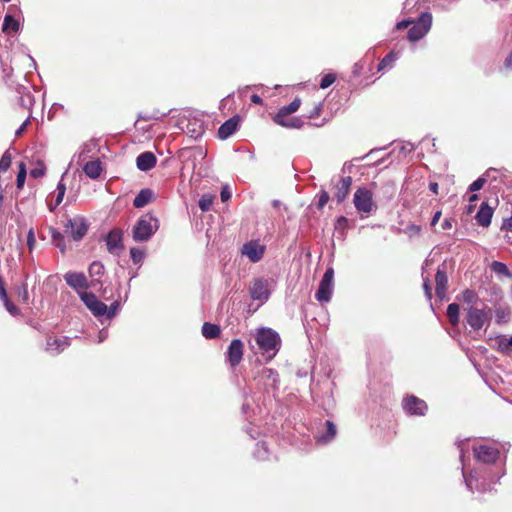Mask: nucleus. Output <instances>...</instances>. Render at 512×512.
<instances>
[{"label": "nucleus", "instance_id": "obj_32", "mask_svg": "<svg viewBox=\"0 0 512 512\" xmlns=\"http://www.w3.org/2000/svg\"><path fill=\"white\" fill-rule=\"evenodd\" d=\"M512 347V336L507 338L506 336H500L497 338V350L500 353L508 354Z\"/></svg>", "mask_w": 512, "mask_h": 512}, {"label": "nucleus", "instance_id": "obj_1", "mask_svg": "<svg viewBox=\"0 0 512 512\" xmlns=\"http://www.w3.org/2000/svg\"><path fill=\"white\" fill-rule=\"evenodd\" d=\"M254 339L262 355L266 360H272L281 348L279 334L271 328L261 327L256 329Z\"/></svg>", "mask_w": 512, "mask_h": 512}, {"label": "nucleus", "instance_id": "obj_53", "mask_svg": "<svg viewBox=\"0 0 512 512\" xmlns=\"http://www.w3.org/2000/svg\"><path fill=\"white\" fill-rule=\"evenodd\" d=\"M257 449H258V454H260V453H261V451H263V453H266V452H267V446H266V444H265V443H258V444H257ZM258 458H259V459H262V460H264V459H265L264 455H258Z\"/></svg>", "mask_w": 512, "mask_h": 512}, {"label": "nucleus", "instance_id": "obj_59", "mask_svg": "<svg viewBox=\"0 0 512 512\" xmlns=\"http://www.w3.org/2000/svg\"><path fill=\"white\" fill-rule=\"evenodd\" d=\"M504 66H505L506 69L512 70V52L506 58V60L504 62Z\"/></svg>", "mask_w": 512, "mask_h": 512}, {"label": "nucleus", "instance_id": "obj_17", "mask_svg": "<svg viewBox=\"0 0 512 512\" xmlns=\"http://www.w3.org/2000/svg\"><path fill=\"white\" fill-rule=\"evenodd\" d=\"M351 185L352 177L350 176L342 177L337 183L334 197L336 198L339 204L342 203L347 198L350 192Z\"/></svg>", "mask_w": 512, "mask_h": 512}, {"label": "nucleus", "instance_id": "obj_31", "mask_svg": "<svg viewBox=\"0 0 512 512\" xmlns=\"http://www.w3.org/2000/svg\"><path fill=\"white\" fill-rule=\"evenodd\" d=\"M459 311L460 307L457 303H451L447 307V317L452 325H456L459 322Z\"/></svg>", "mask_w": 512, "mask_h": 512}, {"label": "nucleus", "instance_id": "obj_9", "mask_svg": "<svg viewBox=\"0 0 512 512\" xmlns=\"http://www.w3.org/2000/svg\"><path fill=\"white\" fill-rule=\"evenodd\" d=\"M70 345V339L66 336L48 335L46 338L45 351L51 356H57L64 352Z\"/></svg>", "mask_w": 512, "mask_h": 512}, {"label": "nucleus", "instance_id": "obj_57", "mask_svg": "<svg viewBox=\"0 0 512 512\" xmlns=\"http://www.w3.org/2000/svg\"><path fill=\"white\" fill-rule=\"evenodd\" d=\"M441 227H442L443 230L451 229V227H452V219L446 218L442 222Z\"/></svg>", "mask_w": 512, "mask_h": 512}, {"label": "nucleus", "instance_id": "obj_3", "mask_svg": "<svg viewBox=\"0 0 512 512\" xmlns=\"http://www.w3.org/2000/svg\"><path fill=\"white\" fill-rule=\"evenodd\" d=\"M353 203L361 217H368L376 211L377 205L373 200V193L365 187H359L354 193Z\"/></svg>", "mask_w": 512, "mask_h": 512}, {"label": "nucleus", "instance_id": "obj_12", "mask_svg": "<svg viewBox=\"0 0 512 512\" xmlns=\"http://www.w3.org/2000/svg\"><path fill=\"white\" fill-rule=\"evenodd\" d=\"M81 300L85 303V305L90 309V311L95 316H103L107 312V305L91 292H83L80 295Z\"/></svg>", "mask_w": 512, "mask_h": 512}, {"label": "nucleus", "instance_id": "obj_13", "mask_svg": "<svg viewBox=\"0 0 512 512\" xmlns=\"http://www.w3.org/2000/svg\"><path fill=\"white\" fill-rule=\"evenodd\" d=\"M495 206L488 202H482L478 212L475 215L476 222L479 226L488 227L494 213Z\"/></svg>", "mask_w": 512, "mask_h": 512}, {"label": "nucleus", "instance_id": "obj_27", "mask_svg": "<svg viewBox=\"0 0 512 512\" xmlns=\"http://www.w3.org/2000/svg\"><path fill=\"white\" fill-rule=\"evenodd\" d=\"M221 333L220 327L216 324H212L210 322H205L202 325V335L206 339H215L219 337Z\"/></svg>", "mask_w": 512, "mask_h": 512}, {"label": "nucleus", "instance_id": "obj_15", "mask_svg": "<svg viewBox=\"0 0 512 512\" xmlns=\"http://www.w3.org/2000/svg\"><path fill=\"white\" fill-rule=\"evenodd\" d=\"M264 250V246H261L256 242H249L243 246L242 253L252 262H258L262 259Z\"/></svg>", "mask_w": 512, "mask_h": 512}, {"label": "nucleus", "instance_id": "obj_43", "mask_svg": "<svg viewBox=\"0 0 512 512\" xmlns=\"http://www.w3.org/2000/svg\"><path fill=\"white\" fill-rule=\"evenodd\" d=\"M486 183V179L483 178V177H480L478 178L477 180H475L470 186H469V190L470 191H478L480 189L483 188L484 184Z\"/></svg>", "mask_w": 512, "mask_h": 512}, {"label": "nucleus", "instance_id": "obj_8", "mask_svg": "<svg viewBox=\"0 0 512 512\" xmlns=\"http://www.w3.org/2000/svg\"><path fill=\"white\" fill-rule=\"evenodd\" d=\"M333 279H334V269L328 268L318 287V290L315 294V298L319 302H329L332 297L333 292Z\"/></svg>", "mask_w": 512, "mask_h": 512}, {"label": "nucleus", "instance_id": "obj_64", "mask_svg": "<svg viewBox=\"0 0 512 512\" xmlns=\"http://www.w3.org/2000/svg\"><path fill=\"white\" fill-rule=\"evenodd\" d=\"M55 245L61 250V252H65V244H64V240L63 241H58V242H55Z\"/></svg>", "mask_w": 512, "mask_h": 512}, {"label": "nucleus", "instance_id": "obj_29", "mask_svg": "<svg viewBox=\"0 0 512 512\" xmlns=\"http://www.w3.org/2000/svg\"><path fill=\"white\" fill-rule=\"evenodd\" d=\"M459 300L473 306L479 301L478 294L471 289H465L462 291L461 295L458 297Z\"/></svg>", "mask_w": 512, "mask_h": 512}, {"label": "nucleus", "instance_id": "obj_46", "mask_svg": "<svg viewBox=\"0 0 512 512\" xmlns=\"http://www.w3.org/2000/svg\"><path fill=\"white\" fill-rule=\"evenodd\" d=\"M329 201V194L326 191H322L319 195L318 208H323Z\"/></svg>", "mask_w": 512, "mask_h": 512}, {"label": "nucleus", "instance_id": "obj_47", "mask_svg": "<svg viewBox=\"0 0 512 512\" xmlns=\"http://www.w3.org/2000/svg\"><path fill=\"white\" fill-rule=\"evenodd\" d=\"M45 174V167L41 165V167L34 168L30 171V175L33 178L42 177Z\"/></svg>", "mask_w": 512, "mask_h": 512}, {"label": "nucleus", "instance_id": "obj_7", "mask_svg": "<svg viewBox=\"0 0 512 512\" xmlns=\"http://www.w3.org/2000/svg\"><path fill=\"white\" fill-rule=\"evenodd\" d=\"M88 222L83 216H76L67 221L64 233L75 241H80L87 234Z\"/></svg>", "mask_w": 512, "mask_h": 512}, {"label": "nucleus", "instance_id": "obj_10", "mask_svg": "<svg viewBox=\"0 0 512 512\" xmlns=\"http://www.w3.org/2000/svg\"><path fill=\"white\" fill-rule=\"evenodd\" d=\"M402 406L406 413L414 416H424L428 410L426 402L414 395L405 397Z\"/></svg>", "mask_w": 512, "mask_h": 512}, {"label": "nucleus", "instance_id": "obj_51", "mask_svg": "<svg viewBox=\"0 0 512 512\" xmlns=\"http://www.w3.org/2000/svg\"><path fill=\"white\" fill-rule=\"evenodd\" d=\"M220 197H221V200L223 202L227 201L228 199H230L231 197V193L230 191L228 190L227 187H224L222 190H221V193H220Z\"/></svg>", "mask_w": 512, "mask_h": 512}, {"label": "nucleus", "instance_id": "obj_19", "mask_svg": "<svg viewBox=\"0 0 512 512\" xmlns=\"http://www.w3.org/2000/svg\"><path fill=\"white\" fill-rule=\"evenodd\" d=\"M238 123V116H234L225 121L218 129V137L222 140L227 139L237 130Z\"/></svg>", "mask_w": 512, "mask_h": 512}, {"label": "nucleus", "instance_id": "obj_6", "mask_svg": "<svg viewBox=\"0 0 512 512\" xmlns=\"http://www.w3.org/2000/svg\"><path fill=\"white\" fill-rule=\"evenodd\" d=\"M475 458L483 463H494L499 456V449L495 444L489 442H478L473 445Z\"/></svg>", "mask_w": 512, "mask_h": 512}, {"label": "nucleus", "instance_id": "obj_2", "mask_svg": "<svg viewBox=\"0 0 512 512\" xmlns=\"http://www.w3.org/2000/svg\"><path fill=\"white\" fill-rule=\"evenodd\" d=\"M159 221L151 213L142 215L133 228V239L136 242H144L158 230Z\"/></svg>", "mask_w": 512, "mask_h": 512}, {"label": "nucleus", "instance_id": "obj_25", "mask_svg": "<svg viewBox=\"0 0 512 512\" xmlns=\"http://www.w3.org/2000/svg\"><path fill=\"white\" fill-rule=\"evenodd\" d=\"M84 173L91 179H97L102 173V164L100 160L87 162L83 167Z\"/></svg>", "mask_w": 512, "mask_h": 512}, {"label": "nucleus", "instance_id": "obj_55", "mask_svg": "<svg viewBox=\"0 0 512 512\" xmlns=\"http://www.w3.org/2000/svg\"><path fill=\"white\" fill-rule=\"evenodd\" d=\"M503 232H504L503 238H504L505 242L509 245H512V230H505Z\"/></svg>", "mask_w": 512, "mask_h": 512}, {"label": "nucleus", "instance_id": "obj_39", "mask_svg": "<svg viewBox=\"0 0 512 512\" xmlns=\"http://www.w3.org/2000/svg\"><path fill=\"white\" fill-rule=\"evenodd\" d=\"M130 255L135 264L140 263L144 259V251L138 248H131L130 249Z\"/></svg>", "mask_w": 512, "mask_h": 512}, {"label": "nucleus", "instance_id": "obj_30", "mask_svg": "<svg viewBox=\"0 0 512 512\" xmlns=\"http://www.w3.org/2000/svg\"><path fill=\"white\" fill-rule=\"evenodd\" d=\"M274 122L277 125H280L285 128H301L303 125L302 120L298 117H292L289 119H287V117H286L284 119L276 120Z\"/></svg>", "mask_w": 512, "mask_h": 512}, {"label": "nucleus", "instance_id": "obj_40", "mask_svg": "<svg viewBox=\"0 0 512 512\" xmlns=\"http://www.w3.org/2000/svg\"><path fill=\"white\" fill-rule=\"evenodd\" d=\"M336 80V76L334 74H326L322 77L320 81V87L322 89H326L331 86Z\"/></svg>", "mask_w": 512, "mask_h": 512}, {"label": "nucleus", "instance_id": "obj_60", "mask_svg": "<svg viewBox=\"0 0 512 512\" xmlns=\"http://www.w3.org/2000/svg\"><path fill=\"white\" fill-rule=\"evenodd\" d=\"M251 102L254 103V104L261 105L263 103V100H262V98L259 95L253 94L251 96Z\"/></svg>", "mask_w": 512, "mask_h": 512}, {"label": "nucleus", "instance_id": "obj_21", "mask_svg": "<svg viewBox=\"0 0 512 512\" xmlns=\"http://www.w3.org/2000/svg\"><path fill=\"white\" fill-rule=\"evenodd\" d=\"M106 245L109 252L113 253L117 249H121L122 245V231L119 229L111 230L106 237Z\"/></svg>", "mask_w": 512, "mask_h": 512}, {"label": "nucleus", "instance_id": "obj_61", "mask_svg": "<svg viewBox=\"0 0 512 512\" xmlns=\"http://www.w3.org/2000/svg\"><path fill=\"white\" fill-rule=\"evenodd\" d=\"M429 189H430V191H432L433 193L438 194V190H439V185H438V183H436V182H431V183L429 184Z\"/></svg>", "mask_w": 512, "mask_h": 512}, {"label": "nucleus", "instance_id": "obj_45", "mask_svg": "<svg viewBox=\"0 0 512 512\" xmlns=\"http://www.w3.org/2000/svg\"><path fill=\"white\" fill-rule=\"evenodd\" d=\"M35 243H36V240H35L34 231H33V229H30L27 234V245H28V248L30 251L33 250Z\"/></svg>", "mask_w": 512, "mask_h": 512}, {"label": "nucleus", "instance_id": "obj_58", "mask_svg": "<svg viewBox=\"0 0 512 512\" xmlns=\"http://www.w3.org/2000/svg\"><path fill=\"white\" fill-rule=\"evenodd\" d=\"M29 124V119L24 121L22 125L19 127V129L16 131V136H20L26 129L27 125Z\"/></svg>", "mask_w": 512, "mask_h": 512}, {"label": "nucleus", "instance_id": "obj_63", "mask_svg": "<svg viewBox=\"0 0 512 512\" xmlns=\"http://www.w3.org/2000/svg\"><path fill=\"white\" fill-rule=\"evenodd\" d=\"M464 444H465V441H461L458 443V447L460 449V459L462 462H463V458H464Z\"/></svg>", "mask_w": 512, "mask_h": 512}, {"label": "nucleus", "instance_id": "obj_5", "mask_svg": "<svg viewBox=\"0 0 512 512\" xmlns=\"http://www.w3.org/2000/svg\"><path fill=\"white\" fill-rule=\"evenodd\" d=\"M492 317L491 309L488 307L477 308L470 306L467 309L466 320L471 328L480 330L486 323H489Z\"/></svg>", "mask_w": 512, "mask_h": 512}, {"label": "nucleus", "instance_id": "obj_11", "mask_svg": "<svg viewBox=\"0 0 512 512\" xmlns=\"http://www.w3.org/2000/svg\"><path fill=\"white\" fill-rule=\"evenodd\" d=\"M244 344L240 339H233L226 352V359L232 368H235L242 361Z\"/></svg>", "mask_w": 512, "mask_h": 512}, {"label": "nucleus", "instance_id": "obj_14", "mask_svg": "<svg viewBox=\"0 0 512 512\" xmlns=\"http://www.w3.org/2000/svg\"><path fill=\"white\" fill-rule=\"evenodd\" d=\"M66 283L75 290L88 288V281L83 273L68 272L64 275Z\"/></svg>", "mask_w": 512, "mask_h": 512}, {"label": "nucleus", "instance_id": "obj_48", "mask_svg": "<svg viewBox=\"0 0 512 512\" xmlns=\"http://www.w3.org/2000/svg\"><path fill=\"white\" fill-rule=\"evenodd\" d=\"M0 298L2 301L7 300V298H9L6 288H5V280L1 275H0Z\"/></svg>", "mask_w": 512, "mask_h": 512}, {"label": "nucleus", "instance_id": "obj_37", "mask_svg": "<svg viewBox=\"0 0 512 512\" xmlns=\"http://www.w3.org/2000/svg\"><path fill=\"white\" fill-rule=\"evenodd\" d=\"M12 158L8 151H6L0 159V173L6 172L11 166Z\"/></svg>", "mask_w": 512, "mask_h": 512}, {"label": "nucleus", "instance_id": "obj_35", "mask_svg": "<svg viewBox=\"0 0 512 512\" xmlns=\"http://www.w3.org/2000/svg\"><path fill=\"white\" fill-rule=\"evenodd\" d=\"M26 167L23 162L19 164V171L17 174L16 185L18 189H22L26 179Z\"/></svg>", "mask_w": 512, "mask_h": 512}, {"label": "nucleus", "instance_id": "obj_20", "mask_svg": "<svg viewBox=\"0 0 512 512\" xmlns=\"http://www.w3.org/2000/svg\"><path fill=\"white\" fill-rule=\"evenodd\" d=\"M445 268L446 266L443 264L442 267L438 268L435 275L436 294L438 297H442L448 287V277Z\"/></svg>", "mask_w": 512, "mask_h": 512}, {"label": "nucleus", "instance_id": "obj_54", "mask_svg": "<svg viewBox=\"0 0 512 512\" xmlns=\"http://www.w3.org/2000/svg\"><path fill=\"white\" fill-rule=\"evenodd\" d=\"M412 23H413V21H411V20H403V21H400L397 23L396 28L398 30H402V29H405L408 26H410Z\"/></svg>", "mask_w": 512, "mask_h": 512}, {"label": "nucleus", "instance_id": "obj_18", "mask_svg": "<svg viewBox=\"0 0 512 512\" xmlns=\"http://www.w3.org/2000/svg\"><path fill=\"white\" fill-rule=\"evenodd\" d=\"M156 156L152 152L141 153L136 159L137 168L141 171H149L155 167Z\"/></svg>", "mask_w": 512, "mask_h": 512}, {"label": "nucleus", "instance_id": "obj_22", "mask_svg": "<svg viewBox=\"0 0 512 512\" xmlns=\"http://www.w3.org/2000/svg\"><path fill=\"white\" fill-rule=\"evenodd\" d=\"M326 432H317L316 440L318 443L326 444L330 442L336 435V427L333 422L326 420L325 423Z\"/></svg>", "mask_w": 512, "mask_h": 512}, {"label": "nucleus", "instance_id": "obj_26", "mask_svg": "<svg viewBox=\"0 0 512 512\" xmlns=\"http://www.w3.org/2000/svg\"><path fill=\"white\" fill-rule=\"evenodd\" d=\"M463 478L465 480L467 488L470 491H474V490H476V491H485L484 484L483 483L480 484L479 483V479L473 473H470L469 475H467L463 471Z\"/></svg>", "mask_w": 512, "mask_h": 512}, {"label": "nucleus", "instance_id": "obj_56", "mask_svg": "<svg viewBox=\"0 0 512 512\" xmlns=\"http://www.w3.org/2000/svg\"><path fill=\"white\" fill-rule=\"evenodd\" d=\"M441 215H442V212L439 210L437 212H435L434 216L432 217V220H431V226L434 227L440 220L441 218Z\"/></svg>", "mask_w": 512, "mask_h": 512}, {"label": "nucleus", "instance_id": "obj_44", "mask_svg": "<svg viewBox=\"0 0 512 512\" xmlns=\"http://www.w3.org/2000/svg\"><path fill=\"white\" fill-rule=\"evenodd\" d=\"M496 317L498 323L506 322L509 317V312L504 309H497Z\"/></svg>", "mask_w": 512, "mask_h": 512}, {"label": "nucleus", "instance_id": "obj_41", "mask_svg": "<svg viewBox=\"0 0 512 512\" xmlns=\"http://www.w3.org/2000/svg\"><path fill=\"white\" fill-rule=\"evenodd\" d=\"M3 303L11 315L16 316L20 314V309L14 303H12L9 298H7V300H3Z\"/></svg>", "mask_w": 512, "mask_h": 512}, {"label": "nucleus", "instance_id": "obj_42", "mask_svg": "<svg viewBox=\"0 0 512 512\" xmlns=\"http://www.w3.org/2000/svg\"><path fill=\"white\" fill-rule=\"evenodd\" d=\"M104 267L101 263L93 262L89 267L90 275H102Z\"/></svg>", "mask_w": 512, "mask_h": 512}, {"label": "nucleus", "instance_id": "obj_50", "mask_svg": "<svg viewBox=\"0 0 512 512\" xmlns=\"http://www.w3.org/2000/svg\"><path fill=\"white\" fill-rule=\"evenodd\" d=\"M505 230H512V213L510 217L503 220L501 231Z\"/></svg>", "mask_w": 512, "mask_h": 512}, {"label": "nucleus", "instance_id": "obj_24", "mask_svg": "<svg viewBox=\"0 0 512 512\" xmlns=\"http://www.w3.org/2000/svg\"><path fill=\"white\" fill-rule=\"evenodd\" d=\"M153 196H154V193L151 189H149V188L142 189L134 198L133 205L136 208H142L152 201Z\"/></svg>", "mask_w": 512, "mask_h": 512}, {"label": "nucleus", "instance_id": "obj_38", "mask_svg": "<svg viewBox=\"0 0 512 512\" xmlns=\"http://www.w3.org/2000/svg\"><path fill=\"white\" fill-rule=\"evenodd\" d=\"M421 231L422 228L420 225L410 224L405 228L404 233L407 234L409 237H415L419 236Z\"/></svg>", "mask_w": 512, "mask_h": 512}, {"label": "nucleus", "instance_id": "obj_36", "mask_svg": "<svg viewBox=\"0 0 512 512\" xmlns=\"http://www.w3.org/2000/svg\"><path fill=\"white\" fill-rule=\"evenodd\" d=\"M491 269H492V271H494L495 273L500 274V275H508L509 274V270H508V267L506 266V264L499 262V261H493L491 264Z\"/></svg>", "mask_w": 512, "mask_h": 512}, {"label": "nucleus", "instance_id": "obj_49", "mask_svg": "<svg viewBox=\"0 0 512 512\" xmlns=\"http://www.w3.org/2000/svg\"><path fill=\"white\" fill-rule=\"evenodd\" d=\"M19 296L23 300L24 303H27L29 300V294L27 290V285L23 284L19 289Z\"/></svg>", "mask_w": 512, "mask_h": 512}, {"label": "nucleus", "instance_id": "obj_34", "mask_svg": "<svg viewBox=\"0 0 512 512\" xmlns=\"http://www.w3.org/2000/svg\"><path fill=\"white\" fill-rule=\"evenodd\" d=\"M214 200H215V195H212V194L202 195L198 202L199 208L203 212L209 211Z\"/></svg>", "mask_w": 512, "mask_h": 512}, {"label": "nucleus", "instance_id": "obj_33", "mask_svg": "<svg viewBox=\"0 0 512 512\" xmlns=\"http://www.w3.org/2000/svg\"><path fill=\"white\" fill-rule=\"evenodd\" d=\"M397 60V54L394 51L389 52L378 64V71L391 68Z\"/></svg>", "mask_w": 512, "mask_h": 512}, {"label": "nucleus", "instance_id": "obj_28", "mask_svg": "<svg viewBox=\"0 0 512 512\" xmlns=\"http://www.w3.org/2000/svg\"><path fill=\"white\" fill-rule=\"evenodd\" d=\"M19 22L11 15H6L4 17V22L2 25V30L4 33L9 32H17L19 30Z\"/></svg>", "mask_w": 512, "mask_h": 512}, {"label": "nucleus", "instance_id": "obj_62", "mask_svg": "<svg viewBox=\"0 0 512 512\" xmlns=\"http://www.w3.org/2000/svg\"><path fill=\"white\" fill-rule=\"evenodd\" d=\"M65 191H66L65 184H63L62 182H59L57 185V192L62 195H65Z\"/></svg>", "mask_w": 512, "mask_h": 512}, {"label": "nucleus", "instance_id": "obj_16", "mask_svg": "<svg viewBox=\"0 0 512 512\" xmlns=\"http://www.w3.org/2000/svg\"><path fill=\"white\" fill-rule=\"evenodd\" d=\"M251 298L254 300H266L269 296L267 284L262 279L254 280L250 288Z\"/></svg>", "mask_w": 512, "mask_h": 512}, {"label": "nucleus", "instance_id": "obj_52", "mask_svg": "<svg viewBox=\"0 0 512 512\" xmlns=\"http://www.w3.org/2000/svg\"><path fill=\"white\" fill-rule=\"evenodd\" d=\"M51 237L54 243L58 241H63V235L57 230H52Z\"/></svg>", "mask_w": 512, "mask_h": 512}, {"label": "nucleus", "instance_id": "obj_4", "mask_svg": "<svg viewBox=\"0 0 512 512\" xmlns=\"http://www.w3.org/2000/svg\"><path fill=\"white\" fill-rule=\"evenodd\" d=\"M432 15L429 12H423L417 19L413 21L412 27L408 30L407 38L411 42L422 39L431 29Z\"/></svg>", "mask_w": 512, "mask_h": 512}, {"label": "nucleus", "instance_id": "obj_23", "mask_svg": "<svg viewBox=\"0 0 512 512\" xmlns=\"http://www.w3.org/2000/svg\"><path fill=\"white\" fill-rule=\"evenodd\" d=\"M301 105V99L296 97L289 105L283 106L279 109L278 113L273 117V121L284 119L290 114L296 112Z\"/></svg>", "mask_w": 512, "mask_h": 512}]
</instances>
